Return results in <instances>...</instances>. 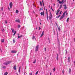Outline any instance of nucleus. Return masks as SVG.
I'll list each match as a JSON object with an SVG mask.
<instances>
[{"mask_svg":"<svg viewBox=\"0 0 75 75\" xmlns=\"http://www.w3.org/2000/svg\"><path fill=\"white\" fill-rule=\"evenodd\" d=\"M21 37H23V35H21L20 36H18V38H17V39H18V38H21Z\"/></svg>","mask_w":75,"mask_h":75,"instance_id":"1a4fd4ad","label":"nucleus"},{"mask_svg":"<svg viewBox=\"0 0 75 75\" xmlns=\"http://www.w3.org/2000/svg\"><path fill=\"white\" fill-rule=\"evenodd\" d=\"M69 61H70L69 60H68V62H69Z\"/></svg>","mask_w":75,"mask_h":75,"instance_id":"338daca9","label":"nucleus"},{"mask_svg":"<svg viewBox=\"0 0 75 75\" xmlns=\"http://www.w3.org/2000/svg\"><path fill=\"white\" fill-rule=\"evenodd\" d=\"M50 11V15H49V20H51V18H52V14H51V11Z\"/></svg>","mask_w":75,"mask_h":75,"instance_id":"f03ea898","label":"nucleus"},{"mask_svg":"<svg viewBox=\"0 0 75 75\" xmlns=\"http://www.w3.org/2000/svg\"><path fill=\"white\" fill-rule=\"evenodd\" d=\"M29 75H32V73H29Z\"/></svg>","mask_w":75,"mask_h":75,"instance_id":"603ef678","label":"nucleus"},{"mask_svg":"<svg viewBox=\"0 0 75 75\" xmlns=\"http://www.w3.org/2000/svg\"><path fill=\"white\" fill-rule=\"evenodd\" d=\"M11 30H12V33H14V32H15V31H14V29L11 28Z\"/></svg>","mask_w":75,"mask_h":75,"instance_id":"9d476101","label":"nucleus"},{"mask_svg":"<svg viewBox=\"0 0 75 75\" xmlns=\"http://www.w3.org/2000/svg\"><path fill=\"white\" fill-rule=\"evenodd\" d=\"M48 39L49 40V43H50V40L49 39V38H48Z\"/></svg>","mask_w":75,"mask_h":75,"instance_id":"37998d69","label":"nucleus"},{"mask_svg":"<svg viewBox=\"0 0 75 75\" xmlns=\"http://www.w3.org/2000/svg\"><path fill=\"white\" fill-rule=\"evenodd\" d=\"M21 27V26L19 25H18V28H19L20 27Z\"/></svg>","mask_w":75,"mask_h":75,"instance_id":"aec40b11","label":"nucleus"},{"mask_svg":"<svg viewBox=\"0 0 75 75\" xmlns=\"http://www.w3.org/2000/svg\"><path fill=\"white\" fill-rule=\"evenodd\" d=\"M18 72H19V73L20 72V69H19Z\"/></svg>","mask_w":75,"mask_h":75,"instance_id":"de8ad7c7","label":"nucleus"},{"mask_svg":"<svg viewBox=\"0 0 75 75\" xmlns=\"http://www.w3.org/2000/svg\"><path fill=\"white\" fill-rule=\"evenodd\" d=\"M69 18H68L67 20V22H68L69 21Z\"/></svg>","mask_w":75,"mask_h":75,"instance_id":"f3484780","label":"nucleus"},{"mask_svg":"<svg viewBox=\"0 0 75 75\" xmlns=\"http://www.w3.org/2000/svg\"><path fill=\"white\" fill-rule=\"evenodd\" d=\"M7 74H8L7 72H6L4 73V75H7Z\"/></svg>","mask_w":75,"mask_h":75,"instance_id":"a211bd4d","label":"nucleus"},{"mask_svg":"<svg viewBox=\"0 0 75 75\" xmlns=\"http://www.w3.org/2000/svg\"><path fill=\"white\" fill-rule=\"evenodd\" d=\"M44 49H45V51H46V48L45 47Z\"/></svg>","mask_w":75,"mask_h":75,"instance_id":"a18cd8bd","label":"nucleus"},{"mask_svg":"<svg viewBox=\"0 0 75 75\" xmlns=\"http://www.w3.org/2000/svg\"><path fill=\"white\" fill-rule=\"evenodd\" d=\"M46 14H47V20H48V11L47 10V9H46Z\"/></svg>","mask_w":75,"mask_h":75,"instance_id":"20e7f679","label":"nucleus"},{"mask_svg":"<svg viewBox=\"0 0 75 75\" xmlns=\"http://www.w3.org/2000/svg\"><path fill=\"white\" fill-rule=\"evenodd\" d=\"M9 6L10 8H12V6H13V4L12 2H10L9 4Z\"/></svg>","mask_w":75,"mask_h":75,"instance_id":"39448f33","label":"nucleus"},{"mask_svg":"<svg viewBox=\"0 0 75 75\" xmlns=\"http://www.w3.org/2000/svg\"><path fill=\"white\" fill-rule=\"evenodd\" d=\"M33 5L34 7H35V6L34 5V4H33Z\"/></svg>","mask_w":75,"mask_h":75,"instance_id":"5fc2aeb1","label":"nucleus"},{"mask_svg":"<svg viewBox=\"0 0 75 75\" xmlns=\"http://www.w3.org/2000/svg\"><path fill=\"white\" fill-rule=\"evenodd\" d=\"M13 69H14V70H16V66H14L13 68Z\"/></svg>","mask_w":75,"mask_h":75,"instance_id":"4468645a","label":"nucleus"},{"mask_svg":"<svg viewBox=\"0 0 75 75\" xmlns=\"http://www.w3.org/2000/svg\"><path fill=\"white\" fill-rule=\"evenodd\" d=\"M8 9L9 10V11H10V7H8Z\"/></svg>","mask_w":75,"mask_h":75,"instance_id":"49530a36","label":"nucleus"},{"mask_svg":"<svg viewBox=\"0 0 75 75\" xmlns=\"http://www.w3.org/2000/svg\"><path fill=\"white\" fill-rule=\"evenodd\" d=\"M58 53H57V61H58Z\"/></svg>","mask_w":75,"mask_h":75,"instance_id":"6ab92c4d","label":"nucleus"},{"mask_svg":"<svg viewBox=\"0 0 75 75\" xmlns=\"http://www.w3.org/2000/svg\"><path fill=\"white\" fill-rule=\"evenodd\" d=\"M1 10H2V11H3V7H1Z\"/></svg>","mask_w":75,"mask_h":75,"instance_id":"58836bf2","label":"nucleus"},{"mask_svg":"<svg viewBox=\"0 0 75 75\" xmlns=\"http://www.w3.org/2000/svg\"><path fill=\"white\" fill-rule=\"evenodd\" d=\"M63 6L64 7V9H65V10H66V9H67V5H63Z\"/></svg>","mask_w":75,"mask_h":75,"instance_id":"6e6552de","label":"nucleus"},{"mask_svg":"<svg viewBox=\"0 0 75 75\" xmlns=\"http://www.w3.org/2000/svg\"><path fill=\"white\" fill-rule=\"evenodd\" d=\"M4 29H2V31H4Z\"/></svg>","mask_w":75,"mask_h":75,"instance_id":"c03bdc74","label":"nucleus"},{"mask_svg":"<svg viewBox=\"0 0 75 75\" xmlns=\"http://www.w3.org/2000/svg\"><path fill=\"white\" fill-rule=\"evenodd\" d=\"M55 4H54V6H55Z\"/></svg>","mask_w":75,"mask_h":75,"instance_id":"052dcab7","label":"nucleus"},{"mask_svg":"<svg viewBox=\"0 0 75 75\" xmlns=\"http://www.w3.org/2000/svg\"><path fill=\"white\" fill-rule=\"evenodd\" d=\"M51 10H52V11H54V9H52V7H51Z\"/></svg>","mask_w":75,"mask_h":75,"instance_id":"a19ab883","label":"nucleus"},{"mask_svg":"<svg viewBox=\"0 0 75 75\" xmlns=\"http://www.w3.org/2000/svg\"><path fill=\"white\" fill-rule=\"evenodd\" d=\"M43 16H44V13H43Z\"/></svg>","mask_w":75,"mask_h":75,"instance_id":"bf43d9fd","label":"nucleus"},{"mask_svg":"<svg viewBox=\"0 0 75 75\" xmlns=\"http://www.w3.org/2000/svg\"><path fill=\"white\" fill-rule=\"evenodd\" d=\"M50 75H51V73H50Z\"/></svg>","mask_w":75,"mask_h":75,"instance_id":"69168bd1","label":"nucleus"},{"mask_svg":"<svg viewBox=\"0 0 75 75\" xmlns=\"http://www.w3.org/2000/svg\"><path fill=\"white\" fill-rule=\"evenodd\" d=\"M74 64H75V61H74Z\"/></svg>","mask_w":75,"mask_h":75,"instance_id":"0e129e2a","label":"nucleus"},{"mask_svg":"<svg viewBox=\"0 0 75 75\" xmlns=\"http://www.w3.org/2000/svg\"><path fill=\"white\" fill-rule=\"evenodd\" d=\"M58 12H57V13H56V15H58Z\"/></svg>","mask_w":75,"mask_h":75,"instance_id":"09e8293b","label":"nucleus"},{"mask_svg":"<svg viewBox=\"0 0 75 75\" xmlns=\"http://www.w3.org/2000/svg\"><path fill=\"white\" fill-rule=\"evenodd\" d=\"M53 70H54V72H55V68H54L53 69Z\"/></svg>","mask_w":75,"mask_h":75,"instance_id":"ea45409f","label":"nucleus"},{"mask_svg":"<svg viewBox=\"0 0 75 75\" xmlns=\"http://www.w3.org/2000/svg\"><path fill=\"white\" fill-rule=\"evenodd\" d=\"M11 61H8V62H5L4 63V64L5 65H8V64H10V63H11Z\"/></svg>","mask_w":75,"mask_h":75,"instance_id":"f257e3e1","label":"nucleus"},{"mask_svg":"<svg viewBox=\"0 0 75 75\" xmlns=\"http://www.w3.org/2000/svg\"><path fill=\"white\" fill-rule=\"evenodd\" d=\"M40 6H42V2H41V1H40Z\"/></svg>","mask_w":75,"mask_h":75,"instance_id":"dca6fc26","label":"nucleus"},{"mask_svg":"<svg viewBox=\"0 0 75 75\" xmlns=\"http://www.w3.org/2000/svg\"><path fill=\"white\" fill-rule=\"evenodd\" d=\"M44 13V11H43V12H41L40 13V14L41 16H42L43 15V14Z\"/></svg>","mask_w":75,"mask_h":75,"instance_id":"9b49d317","label":"nucleus"},{"mask_svg":"<svg viewBox=\"0 0 75 75\" xmlns=\"http://www.w3.org/2000/svg\"><path fill=\"white\" fill-rule=\"evenodd\" d=\"M25 73H26L25 72L24 73V75H25Z\"/></svg>","mask_w":75,"mask_h":75,"instance_id":"680f3d73","label":"nucleus"},{"mask_svg":"<svg viewBox=\"0 0 75 75\" xmlns=\"http://www.w3.org/2000/svg\"><path fill=\"white\" fill-rule=\"evenodd\" d=\"M41 30V28H40V27H39V30Z\"/></svg>","mask_w":75,"mask_h":75,"instance_id":"8fccbe9b","label":"nucleus"},{"mask_svg":"<svg viewBox=\"0 0 75 75\" xmlns=\"http://www.w3.org/2000/svg\"><path fill=\"white\" fill-rule=\"evenodd\" d=\"M15 21H16V22H17V23H20V20L19 19L16 20H15Z\"/></svg>","mask_w":75,"mask_h":75,"instance_id":"423d86ee","label":"nucleus"},{"mask_svg":"<svg viewBox=\"0 0 75 75\" xmlns=\"http://www.w3.org/2000/svg\"><path fill=\"white\" fill-rule=\"evenodd\" d=\"M0 51H1V52H2V51L0 49Z\"/></svg>","mask_w":75,"mask_h":75,"instance_id":"4d7b16f0","label":"nucleus"},{"mask_svg":"<svg viewBox=\"0 0 75 75\" xmlns=\"http://www.w3.org/2000/svg\"><path fill=\"white\" fill-rule=\"evenodd\" d=\"M61 2H62V4H63V3H64V0H62V1H61Z\"/></svg>","mask_w":75,"mask_h":75,"instance_id":"c85d7f7f","label":"nucleus"},{"mask_svg":"<svg viewBox=\"0 0 75 75\" xmlns=\"http://www.w3.org/2000/svg\"><path fill=\"white\" fill-rule=\"evenodd\" d=\"M71 68L69 69V73L70 74L71 73Z\"/></svg>","mask_w":75,"mask_h":75,"instance_id":"4be33fe9","label":"nucleus"},{"mask_svg":"<svg viewBox=\"0 0 75 75\" xmlns=\"http://www.w3.org/2000/svg\"><path fill=\"white\" fill-rule=\"evenodd\" d=\"M18 10H16V14H17V13H18Z\"/></svg>","mask_w":75,"mask_h":75,"instance_id":"5701e85b","label":"nucleus"},{"mask_svg":"<svg viewBox=\"0 0 75 75\" xmlns=\"http://www.w3.org/2000/svg\"><path fill=\"white\" fill-rule=\"evenodd\" d=\"M65 14V12H64L63 14V16H64Z\"/></svg>","mask_w":75,"mask_h":75,"instance_id":"f704fd0d","label":"nucleus"},{"mask_svg":"<svg viewBox=\"0 0 75 75\" xmlns=\"http://www.w3.org/2000/svg\"><path fill=\"white\" fill-rule=\"evenodd\" d=\"M21 69V67H19V69Z\"/></svg>","mask_w":75,"mask_h":75,"instance_id":"13d9d810","label":"nucleus"},{"mask_svg":"<svg viewBox=\"0 0 75 75\" xmlns=\"http://www.w3.org/2000/svg\"><path fill=\"white\" fill-rule=\"evenodd\" d=\"M59 0H57V1H59Z\"/></svg>","mask_w":75,"mask_h":75,"instance_id":"e2e57ef3","label":"nucleus"},{"mask_svg":"<svg viewBox=\"0 0 75 75\" xmlns=\"http://www.w3.org/2000/svg\"><path fill=\"white\" fill-rule=\"evenodd\" d=\"M42 3H43V6H44V1H42Z\"/></svg>","mask_w":75,"mask_h":75,"instance_id":"c9c22d12","label":"nucleus"},{"mask_svg":"<svg viewBox=\"0 0 75 75\" xmlns=\"http://www.w3.org/2000/svg\"><path fill=\"white\" fill-rule=\"evenodd\" d=\"M70 59V58L69 57L68 59V60H69Z\"/></svg>","mask_w":75,"mask_h":75,"instance_id":"864d4df0","label":"nucleus"},{"mask_svg":"<svg viewBox=\"0 0 75 75\" xmlns=\"http://www.w3.org/2000/svg\"><path fill=\"white\" fill-rule=\"evenodd\" d=\"M13 43H15L16 41H15V40H14V39L13 40Z\"/></svg>","mask_w":75,"mask_h":75,"instance_id":"2f4dec72","label":"nucleus"},{"mask_svg":"<svg viewBox=\"0 0 75 75\" xmlns=\"http://www.w3.org/2000/svg\"><path fill=\"white\" fill-rule=\"evenodd\" d=\"M5 24H6L7 23V20H5Z\"/></svg>","mask_w":75,"mask_h":75,"instance_id":"a878e982","label":"nucleus"},{"mask_svg":"<svg viewBox=\"0 0 75 75\" xmlns=\"http://www.w3.org/2000/svg\"><path fill=\"white\" fill-rule=\"evenodd\" d=\"M16 32H17L16 31H15L13 35H15L16 33Z\"/></svg>","mask_w":75,"mask_h":75,"instance_id":"412c9836","label":"nucleus"},{"mask_svg":"<svg viewBox=\"0 0 75 75\" xmlns=\"http://www.w3.org/2000/svg\"><path fill=\"white\" fill-rule=\"evenodd\" d=\"M2 68L3 69H6V66H3V67Z\"/></svg>","mask_w":75,"mask_h":75,"instance_id":"393cba45","label":"nucleus"},{"mask_svg":"<svg viewBox=\"0 0 75 75\" xmlns=\"http://www.w3.org/2000/svg\"><path fill=\"white\" fill-rule=\"evenodd\" d=\"M4 42V39L1 40V42Z\"/></svg>","mask_w":75,"mask_h":75,"instance_id":"2eb2a0df","label":"nucleus"},{"mask_svg":"<svg viewBox=\"0 0 75 75\" xmlns=\"http://www.w3.org/2000/svg\"><path fill=\"white\" fill-rule=\"evenodd\" d=\"M59 17H60V15H59V16L56 17V18H59Z\"/></svg>","mask_w":75,"mask_h":75,"instance_id":"72a5a7b5","label":"nucleus"},{"mask_svg":"<svg viewBox=\"0 0 75 75\" xmlns=\"http://www.w3.org/2000/svg\"><path fill=\"white\" fill-rule=\"evenodd\" d=\"M74 42H75V38H74Z\"/></svg>","mask_w":75,"mask_h":75,"instance_id":"774afa93","label":"nucleus"},{"mask_svg":"<svg viewBox=\"0 0 75 75\" xmlns=\"http://www.w3.org/2000/svg\"><path fill=\"white\" fill-rule=\"evenodd\" d=\"M62 5H61L60 6V7L59 8V9H61V8H62Z\"/></svg>","mask_w":75,"mask_h":75,"instance_id":"b1692460","label":"nucleus"},{"mask_svg":"<svg viewBox=\"0 0 75 75\" xmlns=\"http://www.w3.org/2000/svg\"><path fill=\"white\" fill-rule=\"evenodd\" d=\"M59 9H58V10L57 11V13H59Z\"/></svg>","mask_w":75,"mask_h":75,"instance_id":"c756f323","label":"nucleus"},{"mask_svg":"<svg viewBox=\"0 0 75 75\" xmlns=\"http://www.w3.org/2000/svg\"><path fill=\"white\" fill-rule=\"evenodd\" d=\"M38 74V71H37L35 73V75H37Z\"/></svg>","mask_w":75,"mask_h":75,"instance_id":"473e14b6","label":"nucleus"},{"mask_svg":"<svg viewBox=\"0 0 75 75\" xmlns=\"http://www.w3.org/2000/svg\"><path fill=\"white\" fill-rule=\"evenodd\" d=\"M44 31H43L41 35V37H42L43 35H44Z\"/></svg>","mask_w":75,"mask_h":75,"instance_id":"ddd939ff","label":"nucleus"},{"mask_svg":"<svg viewBox=\"0 0 75 75\" xmlns=\"http://www.w3.org/2000/svg\"><path fill=\"white\" fill-rule=\"evenodd\" d=\"M38 48H39V47L38 45L35 48V51H38Z\"/></svg>","mask_w":75,"mask_h":75,"instance_id":"7ed1b4c3","label":"nucleus"},{"mask_svg":"<svg viewBox=\"0 0 75 75\" xmlns=\"http://www.w3.org/2000/svg\"><path fill=\"white\" fill-rule=\"evenodd\" d=\"M33 40H34V39H35V36H33Z\"/></svg>","mask_w":75,"mask_h":75,"instance_id":"7c9ffc66","label":"nucleus"},{"mask_svg":"<svg viewBox=\"0 0 75 75\" xmlns=\"http://www.w3.org/2000/svg\"><path fill=\"white\" fill-rule=\"evenodd\" d=\"M62 73H63V74H64V70H62Z\"/></svg>","mask_w":75,"mask_h":75,"instance_id":"4c0bfd02","label":"nucleus"},{"mask_svg":"<svg viewBox=\"0 0 75 75\" xmlns=\"http://www.w3.org/2000/svg\"><path fill=\"white\" fill-rule=\"evenodd\" d=\"M57 40L58 41V43H59V40H58V39H57Z\"/></svg>","mask_w":75,"mask_h":75,"instance_id":"3c124183","label":"nucleus"},{"mask_svg":"<svg viewBox=\"0 0 75 75\" xmlns=\"http://www.w3.org/2000/svg\"><path fill=\"white\" fill-rule=\"evenodd\" d=\"M56 25H57V27H58V24L57 23H56Z\"/></svg>","mask_w":75,"mask_h":75,"instance_id":"79ce46f5","label":"nucleus"},{"mask_svg":"<svg viewBox=\"0 0 75 75\" xmlns=\"http://www.w3.org/2000/svg\"><path fill=\"white\" fill-rule=\"evenodd\" d=\"M59 4H62V2L61 1H59Z\"/></svg>","mask_w":75,"mask_h":75,"instance_id":"e433bc0d","label":"nucleus"},{"mask_svg":"<svg viewBox=\"0 0 75 75\" xmlns=\"http://www.w3.org/2000/svg\"><path fill=\"white\" fill-rule=\"evenodd\" d=\"M35 62H36V60L35 59V60L33 61V64H35Z\"/></svg>","mask_w":75,"mask_h":75,"instance_id":"bb28decb","label":"nucleus"},{"mask_svg":"<svg viewBox=\"0 0 75 75\" xmlns=\"http://www.w3.org/2000/svg\"><path fill=\"white\" fill-rule=\"evenodd\" d=\"M58 27V30H59V31H60V27Z\"/></svg>","mask_w":75,"mask_h":75,"instance_id":"cd10ccee","label":"nucleus"},{"mask_svg":"<svg viewBox=\"0 0 75 75\" xmlns=\"http://www.w3.org/2000/svg\"><path fill=\"white\" fill-rule=\"evenodd\" d=\"M63 17H64V16H63V15L60 18V20H61V19H62Z\"/></svg>","mask_w":75,"mask_h":75,"instance_id":"f8f14e48","label":"nucleus"},{"mask_svg":"<svg viewBox=\"0 0 75 75\" xmlns=\"http://www.w3.org/2000/svg\"><path fill=\"white\" fill-rule=\"evenodd\" d=\"M17 52V51L16 50H12L11 51V53H16Z\"/></svg>","mask_w":75,"mask_h":75,"instance_id":"0eeeda50","label":"nucleus"},{"mask_svg":"<svg viewBox=\"0 0 75 75\" xmlns=\"http://www.w3.org/2000/svg\"><path fill=\"white\" fill-rule=\"evenodd\" d=\"M42 10V8H40V11H41V10Z\"/></svg>","mask_w":75,"mask_h":75,"instance_id":"6e6d98bb","label":"nucleus"}]
</instances>
